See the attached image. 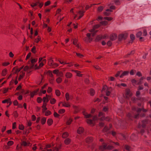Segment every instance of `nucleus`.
I'll list each match as a JSON object with an SVG mask.
<instances>
[{
	"mask_svg": "<svg viewBox=\"0 0 151 151\" xmlns=\"http://www.w3.org/2000/svg\"><path fill=\"white\" fill-rule=\"evenodd\" d=\"M127 36L128 34L127 33L120 34L118 36V40L120 41L123 40H125L127 38Z\"/></svg>",
	"mask_w": 151,
	"mask_h": 151,
	"instance_id": "obj_1",
	"label": "nucleus"
},
{
	"mask_svg": "<svg viewBox=\"0 0 151 151\" xmlns=\"http://www.w3.org/2000/svg\"><path fill=\"white\" fill-rule=\"evenodd\" d=\"M132 93L131 92L130 90L129 89H127L125 90V98L127 99L129 98L132 96Z\"/></svg>",
	"mask_w": 151,
	"mask_h": 151,
	"instance_id": "obj_2",
	"label": "nucleus"
},
{
	"mask_svg": "<svg viewBox=\"0 0 151 151\" xmlns=\"http://www.w3.org/2000/svg\"><path fill=\"white\" fill-rule=\"evenodd\" d=\"M135 53V50H132L130 52L128 53L126 55H124L123 57L124 58H126L129 57V56L131 55H134Z\"/></svg>",
	"mask_w": 151,
	"mask_h": 151,
	"instance_id": "obj_3",
	"label": "nucleus"
},
{
	"mask_svg": "<svg viewBox=\"0 0 151 151\" xmlns=\"http://www.w3.org/2000/svg\"><path fill=\"white\" fill-rule=\"evenodd\" d=\"M37 60V59H32L31 61V65L30 66V69H32V68L34 66L35 63L36 62Z\"/></svg>",
	"mask_w": 151,
	"mask_h": 151,
	"instance_id": "obj_4",
	"label": "nucleus"
},
{
	"mask_svg": "<svg viewBox=\"0 0 151 151\" xmlns=\"http://www.w3.org/2000/svg\"><path fill=\"white\" fill-rule=\"evenodd\" d=\"M117 37V35L115 34H112L110 35V39L112 41L115 40Z\"/></svg>",
	"mask_w": 151,
	"mask_h": 151,
	"instance_id": "obj_5",
	"label": "nucleus"
},
{
	"mask_svg": "<svg viewBox=\"0 0 151 151\" xmlns=\"http://www.w3.org/2000/svg\"><path fill=\"white\" fill-rule=\"evenodd\" d=\"M20 71V70H19L17 66L14 67L12 70V72L13 74H18V73Z\"/></svg>",
	"mask_w": 151,
	"mask_h": 151,
	"instance_id": "obj_6",
	"label": "nucleus"
},
{
	"mask_svg": "<svg viewBox=\"0 0 151 151\" xmlns=\"http://www.w3.org/2000/svg\"><path fill=\"white\" fill-rule=\"evenodd\" d=\"M107 145L105 143H103L102 145L100 146L99 147V149L101 151H103L104 150L106 149Z\"/></svg>",
	"mask_w": 151,
	"mask_h": 151,
	"instance_id": "obj_7",
	"label": "nucleus"
},
{
	"mask_svg": "<svg viewBox=\"0 0 151 151\" xmlns=\"http://www.w3.org/2000/svg\"><path fill=\"white\" fill-rule=\"evenodd\" d=\"M73 109H74V114H76L80 111V109L78 106H73Z\"/></svg>",
	"mask_w": 151,
	"mask_h": 151,
	"instance_id": "obj_8",
	"label": "nucleus"
},
{
	"mask_svg": "<svg viewBox=\"0 0 151 151\" xmlns=\"http://www.w3.org/2000/svg\"><path fill=\"white\" fill-rule=\"evenodd\" d=\"M93 140V138L92 137H88L86 139V142L88 143H89L91 142Z\"/></svg>",
	"mask_w": 151,
	"mask_h": 151,
	"instance_id": "obj_9",
	"label": "nucleus"
},
{
	"mask_svg": "<svg viewBox=\"0 0 151 151\" xmlns=\"http://www.w3.org/2000/svg\"><path fill=\"white\" fill-rule=\"evenodd\" d=\"M85 12V11H80L78 12V13L80 15L78 19H80L84 15V13Z\"/></svg>",
	"mask_w": 151,
	"mask_h": 151,
	"instance_id": "obj_10",
	"label": "nucleus"
},
{
	"mask_svg": "<svg viewBox=\"0 0 151 151\" xmlns=\"http://www.w3.org/2000/svg\"><path fill=\"white\" fill-rule=\"evenodd\" d=\"M19 76V77L18 78V80L20 81L25 76V73L24 72H20V73H21Z\"/></svg>",
	"mask_w": 151,
	"mask_h": 151,
	"instance_id": "obj_11",
	"label": "nucleus"
},
{
	"mask_svg": "<svg viewBox=\"0 0 151 151\" xmlns=\"http://www.w3.org/2000/svg\"><path fill=\"white\" fill-rule=\"evenodd\" d=\"M129 71H124L123 72L121 75L120 76V78H122L124 76L128 75L129 73Z\"/></svg>",
	"mask_w": 151,
	"mask_h": 151,
	"instance_id": "obj_12",
	"label": "nucleus"
},
{
	"mask_svg": "<svg viewBox=\"0 0 151 151\" xmlns=\"http://www.w3.org/2000/svg\"><path fill=\"white\" fill-rule=\"evenodd\" d=\"M65 76L67 78H70L72 77V74L70 73L67 72L66 73Z\"/></svg>",
	"mask_w": 151,
	"mask_h": 151,
	"instance_id": "obj_13",
	"label": "nucleus"
},
{
	"mask_svg": "<svg viewBox=\"0 0 151 151\" xmlns=\"http://www.w3.org/2000/svg\"><path fill=\"white\" fill-rule=\"evenodd\" d=\"M83 132V128L81 127H79L77 130V133L80 134H82Z\"/></svg>",
	"mask_w": 151,
	"mask_h": 151,
	"instance_id": "obj_14",
	"label": "nucleus"
},
{
	"mask_svg": "<svg viewBox=\"0 0 151 151\" xmlns=\"http://www.w3.org/2000/svg\"><path fill=\"white\" fill-rule=\"evenodd\" d=\"M71 141L70 139L69 138H67L65 139L64 141V143L65 144L68 145L69 144Z\"/></svg>",
	"mask_w": 151,
	"mask_h": 151,
	"instance_id": "obj_15",
	"label": "nucleus"
},
{
	"mask_svg": "<svg viewBox=\"0 0 151 151\" xmlns=\"http://www.w3.org/2000/svg\"><path fill=\"white\" fill-rule=\"evenodd\" d=\"M53 121L51 119H49L47 121V123L49 126L51 125L53 123Z\"/></svg>",
	"mask_w": 151,
	"mask_h": 151,
	"instance_id": "obj_16",
	"label": "nucleus"
},
{
	"mask_svg": "<svg viewBox=\"0 0 151 151\" xmlns=\"http://www.w3.org/2000/svg\"><path fill=\"white\" fill-rule=\"evenodd\" d=\"M62 105L66 107H68L70 106V105L68 103H66L65 101L62 102Z\"/></svg>",
	"mask_w": 151,
	"mask_h": 151,
	"instance_id": "obj_17",
	"label": "nucleus"
},
{
	"mask_svg": "<svg viewBox=\"0 0 151 151\" xmlns=\"http://www.w3.org/2000/svg\"><path fill=\"white\" fill-rule=\"evenodd\" d=\"M53 63V61L51 59L48 60V64L50 66H52Z\"/></svg>",
	"mask_w": 151,
	"mask_h": 151,
	"instance_id": "obj_18",
	"label": "nucleus"
},
{
	"mask_svg": "<svg viewBox=\"0 0 151 151\" xmlns=\"http://www.w3.org/2000/svg\"><path fill=\"white\" fill-rule=\"evenodd\" d=\"M47 106L46 103H43V105L42 106V108H43L42 111L44 112L47 109V108L46 107Z\"/></svg>",
	"mask_w": 151,
	"mask_h": 151,
	"instance_id": "obj_19",
	"label": "nucleus"
},
{
	"mask_svg": "<svg viewBox=\"0 0 151 151\" xmlns=\"http://www.w3.org/2000/svg\"><path fill=\"white\" fill-rule=\"evenodd\" d=\"M29 143H27L25 141H23L22 142L21 145L24 146H29Z\"/></svg>",
	"mask_w": 151,
	"mask_h": 151,
	"instance_id": "obj_20",
	"label": "nucleus"
},
{
	"mask_svg": "<svg viewBox=\"0 0 151 151\" xmlns=\"http://www.w3.org/2000/svg\"><path fill=\"white\" fill-rule=\"evenodd\" d=\"M83 40L86 42H90L91 41H92V39H89V38L87 37H85L83 38Z\"/></svg>",
	"mask_w": 151,
	"mask_h": 151,
	"instance_id": "obj_21",
	"label": "nucleus"
},
{
	"mask_svg": "<svg viewBox=\"0 0 151 151\" xmlns=\"http://www.w3.org/2000/svg\"><path fill=\"white\" fill-rule=\"evenodd\" d=\"M7 70L6 68L4 69L2 72L1 75L3 76H5L7 73Z\"/></svg>",
	"mask_w": 151,
	"mask_h": 151,
	"instance_id": "obj_22",
	"label": "nucleus"
},
{
	"mask_svg": "<svg viewBox=\"0 0 151 151\" xmlns=\"http://www.w3.org/2000/svg\"><path fill=\"white\" fill-rule=\"evenodd\" d=\"M101 39H102V35H99L96 37L95 39V41L96 42H99L101 40Z\"/></svg>",
	"mask_w": 151,
	"mask_h": 151,
	"instance_id": "obj_23",
	"label": "nucleus"
},
{
	"mask_svg": "<svg viewBox=\"0 0 151 151\" xmlns=\"http://www.w3.org/2000/svg\"><path fill=\"white\" fill-rule=\"evenodd\" d=\"M75 72L77 74V76H79V77H81L82 74H81V72L79 71L74 70L73 71Z\"/></svg>",
	"mask_w": 151,
	"mask_h": 151,
	"instance_id": "obj_24",
	"label": "nucleus"
},
{
	"mask_svg": "<svg viewBox=\"0 0 151 151\" xmlns=\"http://www.w3.org/2000/svg\"><path fill=\"white\" fill-rule=\"evenodd\" d=\"M9 89L11 90V88H4L3 91V93H6Z\"/></svg>",
	"mask_w": 151,
	"mask_h": 151,
	"instance_id": "obj_25",
	"label": "nucleus"
},
{
	"mask_svg": "<svg viewBox=\"0 0 151 151\" xmlns=\"http://www.w3.org/2000/svg\"><path fill=\"white\" fill-rule=\"evenodd\" d=\"M90 94L91 96H93L95 94V91L92 88H91L90 90Z\"/></svg>",
	"mask_w": 151,
	"mask_h": 151,
	"instance_id": "obj_26",
	"label": "nucleus"
},
{
	"mask_svg": "<svg viewBox=\"0 0 151 151\" xmlns=\"http://www.w3.org/2000/svg\"><path fill=\"white\" fill-rule=\"evenodd\" d=\"M104 9V7L103 6H100L99 7L97 8V11L99 12H101Z\"/></svg>",
	"mask_w": 151,
	"mask_h": 151,
	"instance_id": "obj_27",
	"label": "nucleus"
},
{
	"mask_svg": "<svg viewBox=\"0 0 151 151\" xmlns=\"http://www.w3.org/2000/svg\"><path fill=\"white\" fill-rule=\"evenodd\" d=\"M68 136V133L67 132H65L62 135V137L63 138H66Z\"/></svg>",
	"mask_w": 151,
	"mask_h": 151,
	"instance_id": "obj_28",
	"label": "nucleus"
},
{
	"mask_svg": "<svg viewBox=\"0 0 151 151\" xmlns=\"http://www.w3.org/2000/svg\"><path fill=\"white\" fill-rule=\"evenodd\" d=\"M46 119L45 117H44L42 118L41 120V124H44L46 122Z\"/></svg>",
	"mask_w": 151,
	"mask_h": 151,
	"instance_id": "obj_29",
	"label": "nucleus"
},
{
	"mask_svg": "<svg viewBox=\"0 0 151 151\" xmlns=\"http://www.w3.org/2000/svg\"><path fill=\"white\" fill-rule=\"evenodd\" d=\"M130 38L132 41L131 42L132 43L133 42V41L135 39V36L133 34H131L130 35Z\"/></svg>",
	"mask_w": 151,
	"mask_h": 151,
	"instance_id": "obj_30",
	"label": "nucleus"
},
{
	"mask_svg": "<svg viewBox=\"0 0 151 151\" xmlns=\"http://www.w3.org/2000/svg\"><path fill=\"white\" fill-rule=\"evenodd\" d=\"M65 97L66 101H68L70 99L69 94L68 93H66L65 94Z\"/></svg>",
	"mask_w": 151,
	"mask_h": 151,
	"instance_id": "obj_31",
	"label": "nucleus"
},
{
	"mask_svg": "<svg viewBox=\"0 0 151 151\" xmlns=\"http://www.w3.org/2000/svg\"><path fill=\"white\" fill-rule=\"evenodd\" d=\"M56 102V99L54 98L51 99L50 100V103L52 104H54Z\"/></svg>",
	"mask_w": 151,
	"mask_h": 151,
	"instance_id": "obj_32",
	"label": "nucleus"
},
{
	"mask_svg": "<svg viewBox=\"0 0 151 151\" xmlns=\"http://www.w3.org/2000/svg\"><path fill=\"white\" fill-rule=\"evenodd\" d=\"M39 4V1H37L36 3H32L31 5V6L32 7H34L37 5L38 4Z\"/></svg>",
	"mask_w": 151,
	"mask_h": 151,
	"instance_id": "obj_33",
	"label": "nucleus"
},
{
	"mask_svg": "<svg viewBox=\"0 0 151 151\" xmlns=\"http://www.w3.org/2000/svg\"><path fill=\"white\" fill-rule=\"evenodd\" d=\"M62 78L60 77L57 78L56 80L57 82L58 83H60L62 82Z\"/></svg>",
	"mask_w": 151,
	"mask_h": 151,
	"instance_id": "obj_34",
	"label": "nucleus"
},
{
	"mask_svg": "<svg viewBox=\"0 0 151 151\" xmlns=\"http://www.w3.org/2000/svg\"><path fill=\"white\" fill-rule=\"evenodd\" d=\"M114 2L116 5H120L121 4V2L119 0H115Z\"/></svg>",
	"mask_w": 151,
	"mask_h": 151,
	"instance_id": "obj_35",
	"label": "nucleus"
},
{
	"mask_svg": "<svg viewBox=\"0 0 151 151\" xmlns=\"http://www.w3.org/2000/svg\"><path fill=\"white\" fill-rule=\"evenodd\" d=\"M93 121L90 119H88L86 120V122L88 124H91L93 123Z\"/></svg>",
	"mask_w": 151,
	"mask_h": 151,
	"instance_id": "obj_36",
	"label": "nucleus"
},
{
	"mask_svg": "<svg viewBox=\"0 0 151 151\" xmlns=\"http://www.w3.org/2000/svg\"><path fill=\"white\" fill-rule=\"evenodd\" d=\"M100 24L102 25H106L108 24V22L106 21H104L100 22Z\"/></svg>",
	"mask_w": 151,
	"mask_h": 151,
	"instance_id": "obj_37",
	"label": "nucleus"
},
{
	"mask_svg": "<svg viewBox=\"0 0 151 151\" xmlns=\"http://www.w3.org/2000/svg\"><path fill=\"white\" fill-rule=\"evenodd\" d=\"M41 38L40 36H38L37 38L35 39V42L37 43H38L39 41L41 40Z\"/></svg>",
	"mask_w": 151,
	"mask_h": 151,
	"instance_id": "obj_38",
	"label": "nucleus"
},
{
	"mask_svg": "<svg viewBox=\"0 0 151 151\" xmlns=\"http://www.w3.org/2000/svg\"><path fill=\"white\" fill-rule=\"evenodd\" d=\"M55 93L57 96H59L61 94L60 91L58 90H56L55 91Z\"/></svg>",
	"mask_w": 151,
	"mask_h": 151,
	"instance_id": "obj_39",
	"label": "nucleus"
},
{
	"mask_svg": "<svg viewBox=\"0 0 151 151\" xmlns=\"http://www.w3.org/2000/svg\"><path fill=\"white\" fill-rule=\"evenodd\" d=\"M14 144V142L12 141H8L7 143V145L8 146H11L13 145Z\"/></svg>",
	"mask_w": 151,
	"mask_h": 151,
	"instance_id": "obj_40",
	"label": "nucleus"
},
{
	"mask_svg": "<svg viewBox=\"0 0 151 151\" xmlns=\"http://www.w3.org/2000/svg\"><path fill=\"white\" fill-rule=\"evenodd\" d=\"M51 114V112L49 110H47L45 112V115L46 116H48L50 115Z\"/></svg>",
	"mask_w": 151,
	"mask_h": 151,
	"instance_id": "obj_41",
	"label": "nucleus"
},
{
	"mask_svg": "<svg viewBox=\"0 0 151 151\" xmlns=\"http://www.w3.org/2000/svg\"><path fill=\"white\" fill-rule=\"evenodd\" d=\"M10 64L9 62H5L2 63V65L4 66H6Z\"/></svg>",
	"mask_w": 151,
	"mask_h": 151,
	"instance_id": "obj_42",
	"label": "nucleus"
},
{
	"mask_svg": "<svg viewBox=\"0 0 151 151\" xmlns=\"http://www.w3.org/2000/svg\"><path fill=\"white\" fill-rule=\"evenodd\" d=\"M104 19L110 21L111 20L113 19V18L111 17H104Z\"/></svg>",
	"mask_w": 151,
	"mask_h": 151,
	"instance_id": "obj_43",
	"label": "nucleus"
},
{
	"mask_svg": "<svg viewBox=\"0 0 151 151\" xmlns=\"http://www.w3.org/2000/svg\"><path fill=\"white\" fill-rule=\"evenodd\" d=\"M65 111V110L64 109H61L58 111V113L60 114H62L64 113Z\"/></svg>",
	"mask_w": 151,
	"mask_h": 151,
	"instance_id": "obj_44",
	"label": "nucleus"
},
{
	"mask_svg": "<svg viewBox=\"0 0 151 151\" xmlns=\"http://www.w3.org/2000/svg\"><path fill=\"white\" fill-rule=\"evenodd\" d=\"M42 101V99L41 98L38 97L37 99V101L38 103H40Z\"/></svg>",
	"mask_w": 151,
	"mask_h": 151,
	"instance_id": "obj_45",
	"label": "nucleus"
},
{
	"mask_svg": "<svg viewBox=\"0 0 151 151\" xmlns=\"http://www.w3.org/2000/svg\"><path fill=\"white\" fill-rule=\"evenodd\" d=\"M142 32L140 31L137 33L136 34V37H140V36L142 35Z\"/></svg>",
	"mask_w": 151,
	"mask_h": 151,
	"instance_id": "obj_46",
	"label": "nucleus"
},
{
	"mask_svg": "<svg viewBox=\"0 0 151 151\" xmlns=\"http://www.w3.org/2000/svg\"><path fill=\"white\" fill-rule=\"evenodd\" d=\"M136 72V70H132L130 72V74L131 75H133L134 74V73H135Z\"/></svg>",
	"mask_w": 151,
	"mask_h": 151,
	"instance_id": "obj_47",
	"label": "nucleus"
},
{
	"mask_svg": "<svg viewBox=\"0 0 151 151\" xmlns=\"http://www.w3.org/2000/svg\"><path fill=\"white\" fill-rule=\"evenodd\" d=\"M54 145L52 144V145H46L45 148L44 149H47L48 148H51Z\"/></svg>",
	"mask_w": 151,
	"mask_h": 151,
	"instance_id": "obj_48",
	"label": "nucleus"
},
{
	"mask_svg": "<svg viewBox=\"0 0 151 151\" xmlns=\"http://www.w3.org/2000/svg\"><path fill=\"white\" fill-rule=\"evenodd\" d=\"M130 60H125L122 63L125 64H127L128 63L130 62Z\"/></svg>",
	"mask_w": 151,
	"mask_h": 151,
	"instance_id": "obj_49",
	"label": "nucleus"
},
{
	"mask_svg": "<svg viewBox=\"0 0 151 151\" xmlns=\"http://www.w3.org/2000/svg\"><path fill=\"white\" fill-rule=\"evenodd\" d=\"M48 73H49V74L50 76V77H51L52 78H53V75L52 74V72L51 71H48Z\"/></svg>",
	"mask_w": 151,
	"mask_h": 151,
	"instance_id": "obj_50",
	"label": "nucleus"
},
{
	"mask_svg": "<svg viewBox=\"0 0 151 151\" xmlns=\"http://www.w3.org/2000/svg\"><path fill=\"white\" fill-rule=\"evenodd\" d=\"M72 121V119L70 118L67 122L66 124L68 125H70Z\"/></svg>",
	"mask_w": 151,
	"mask_h": 151,
	"instance_id": "obj_51",
	"label": "nucleus"
},
{
	"mask_svg": "<svg viewBox=\"0 0 151 151\" xmlns=\"http://www.w3.org/2000/svg\"><path fill=\"white\" fill-rule=\"evenodd\" d=\"M31 51L33 53H35L36 52V47L35 46H33L31 50Z\"/></svg>",
	"mask_w": 151,
	"mask_h": 151,
	"instance_id": "obj_52",
	"label": "nucleus"
},
{
	"mask_svg": "<svg viewBox=\"0 0 151 151\" xmlns=\"http://www.w3.org/2000/svg\"><path fill=\"white\" fill-rule=\"evenodd\" d=\"M14 116L15 117L17 118L18 116V114L17 111H15L14 112Z\"/></svg>",
	"mask_w": 151,
	"mask_h": 151,
	"instance_id": "obj_53",
	"label": "nucleus"
},
{
	"mask_svg": "<svg viewBox=\"0 0 151 151\" xmlns=\"http://www.w3.org/2000/svg\"><path fill=\"white\" fill-rule=\"evenodd\" d=\"M50 4V1H48L45 3V6H47L49 5Z\"/></svg>",
	"mask_w": 151,
	"mask_h": 151,
	"instance_id": "obj_54",
	"label": "nucleus"
},
{
	"mask_svg": "<svg viewBox=\"0 0 151 151\" xmlns=\"http://www.w3.org/2000/svg\"><path fill=\"white\" fill-rule=\"evenodd\" d=\"M100 26V25L99 24H97L94 25L93 27L95 29H96L98 28Z\"/></svg>",
	"mask_w": 151,
	"mask_h": 151,
	"instance_id": "obj_55",
	"label": "nucleus"
},
{
	"mask_svg": "<svg viewBox=\"0 0 151 151\" xmlns=\"http://www.w3.org/2000/svg\"><path fill=\"white\" fill-rule=\"evenodd\" d=\"M19 128L20 130H23L24 128V127L23 125H19Z\"/></svg>",
	"mask_w": 151,
	"mask_h": 151,
	"instance_id": "obj_56",
	"label": "nucleus"
},
{
	"mask_svg": "<svg viewBox=\"0 0 151 151\" xmlns=\"http://www.w3.org/2000/svg\"><path fill=\"white\" fill-rule=\"evenodd\" d=\"M93 66L94 68L96 70H100L101 69V68L99 66L93 65Z\"/></svg>",
	"mask_w": 151,
	"mask_h": 151,
	"instance_id": "obj_57",
	"label": "nucleus"
},
{
	"mask_svg": "<svg viewBox=\"0 0 151 151\" xmlns=\"http://www.w3.org/2000/svg\"><path fill=\"white\" fill-rule=\"evenodd\" d=\"M59 72V70L58 69H55L53 70V73L54 74H57Z\"/></svg>",
	"mask_w": 151,
	"mask_h": 151,
	"instance_id": "obj_58",
	"label": "nucleus"
},
{
	"mask_svg": "<svg viewBox=\"0 0 151 151\" xmlns=\"http://www.w3.org/2000/svg\"><path fill=\"white\" fill-rule=\"evenodd\" d=\"M58 66V65L57 63H53L52 66V68H55Z\"/></svg>",
	"mask_w": 151,
	"mask_h": 151,
	"instance_id": "obj_59",
	"label": "nucleus"
},
{
	"mask_svg": "<svg viewBox=\"0 0 151 151\" xmlns=\"http://www.w3.org/2000/svg\"><path fill=\"white\" fill-rule=\"evenodd\" d=\"M136 75L139 77H140L142 76L141 73L139 71L137 72L136 74Z\"/></svg>",
	"mask_w": 151,
	"mask_h": 151,
	"instance_id": "obj_60",
	"label": "nucleus"
},
{
	"mask_svg": "<svg viewBox=\"0 0 151 151\" xmlns=\"http://www.w3.org/2000/svg\"><path fill=\"white\" fill-rule=\"evenodd\" d=\"M60 148V147H55L53 148V150H58Z\"/></svg>",
	"mask_w": 151,
	"mask_h": 151,
	"instance_id": "obj_61",
	"label": "nucleus"
},
{
	"mask_svg": "<svg viewBox=\"0 0 151 151\" xmlns=\"http://www.w3.org/2000/svg\"><path fill=\"white\" fill-rule=\"evenodd\" d=\"M13 103L14 106H17L18 105V103L17 100H14V101Z\"/></svg>",
	"mask_w": 151,
	"mask_h": 151,
	"instance_id": "obj_62",
	"label": "nucleus"
},
{
	"mask_svg": "<svg viewBox=\"0 0 151 151\" xmlns=\"http://www.w3.org/2000/svg\"><path fill=\"white\" fill-rule=\"evenodd\" d=\"M54 116L55 117H58L60 116V115L55 112L54 113Z\"/></svg>",
	"mask_w": 151,
	"mask_h": 151,
	"instance_id": "obj_63",
	"label": "nucleus"
},
{
	"mask_svg": "<svg viewBox=\"0 0 151 151\" xmlns=\"http://www.w3.org/2000/svg\"><path fill=\"white\" fill-rule=\"evenodd\" d=\"M52 91V88L50 87H49L47 90V92L48 93H51Z\"/></svg>",
	"mask_w": 151,
	"mask_h": 151,
	"instance_id": "obj_64",
	"label": "nucleus"
}]
</instances>
